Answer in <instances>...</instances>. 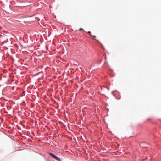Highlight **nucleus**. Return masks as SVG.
<instances>
[{"label": "nucleus", "mask_w": 161, "mask_h": 161, "mask_svg": "<svg viewBox=\"0 0 161 161\" xmlns=\"http://www.w3.org/2000/svg\"><path fill=\"white\" fill-rule=\"evenodd\" d=\"M48 154L50 155V156H51V157H52L53 158L55 159L57 161H61V160L60 159V158H59L58 157H57L54 154H52V153H48Z\"/></svg>", "instance_id": "f257e3e1"}, {"label": "nucleus", "mask_w": 161, "mask_h": 161, "mask_svg": "<svg viewBox=\"0 0 161 161\" xmlns=\"http://www.w3.org/2000/svg\"><path fill=\"white\" fill-rule=\"evenodd\" d=\"M88 34H90V36H92V35H91V32L90 31H89L88 33H87Z\"/></svg>", "instance_id": "f03ea898"}, {"label": "nucleus", "mask_w": 161, "mask_h": 161, "mask_svg": "<svg viewBox=\"0 0 161 161\" xmlns=\"http://www.w3.org/2000/svg\"><path fill=\"white\" fill-rule=\"evenodd\" d=\"M79 30L80 31H81V30H84L83 29H82L81 28H80Z\"/></svg>", "instance_id": "7ed1b4c3"}, {"label": "nucleus", "mask_w": 161, "mask_h": 161, "mask_svg": "<svg viewBox=\"0 0 161 161\" xmlns=\"http://www.w3.org/2000/svg\"><path fill=\"white\" fill-rule=\"evenodd\" d=\"M93 36V37H94V38L96 37V36Z\"/></svg>", "instance_id": "20e7f679"}, {"label": "nucleus", "mask_w": 161, "mask_h": 161, "mask_svg": "<svg viewBox=\"0 0 161 161\" xmlns=\"http://www.w3.org/2000/svg\"><path fill=\"white\" fill-rule=\"evenodd\" d=\"M96 41H98L97 40H96Z\"/></svg>", "instance_id": "39448f33"}, {"label": "nucleus", "mask_w": 161, "mask_h": 161, "mask_svg": "<svg viewBox=\"0 0 161 161\" xmlns=\"http://www.w3.org/2000/svg\"><path fill=\"white\" fill-rule=\"evenodd\" d=\"M96 41H98L97 40H96Z\"/></svg>", "instance_id": "423d86ee"}]
</instances>
